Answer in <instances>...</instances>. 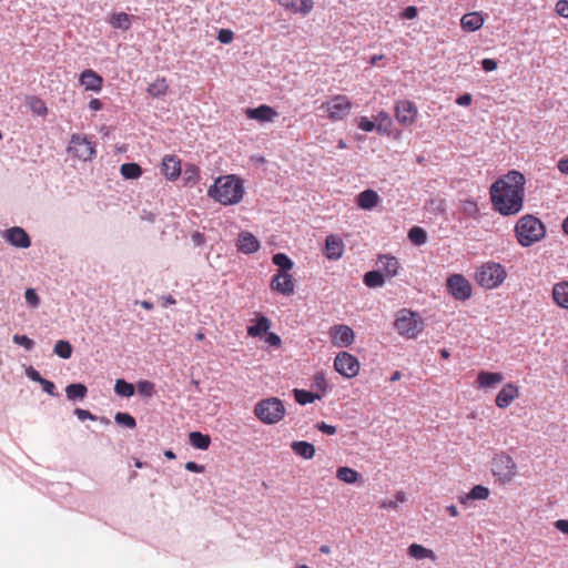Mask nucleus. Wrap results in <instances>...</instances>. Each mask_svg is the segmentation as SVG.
<instances>
[{"label":"nucleus","mask_w":568,"mask_h":568,"mask_svg":"<svg viewBox=\"0 0 568 568\" xmlns=\"http://www.w3.org/2000/svg\"><path fill=\"white\" fill-rule=\"evenodd\" d=\"M525 184V175L516 170L497 179L489 191L494 210L504 216L518 214L524 207Z\"/></svg>","instance_id":"nucleus-1"},{"label":"nucleus","mask_w":568,"mask_h":568,"mask_svg":"<svg viewBox=\"0 0 568 568\" xmlns=\"http://www.w3.org/2000/svg\"><path fill=\"white\" fill-rule=\"evenodd\" d=\"M242 179L235 174L219 176L207 190V195L222 205H234L244 196Z\"/></svg>","instance_id":"nucleus-2"},{"label":"nucleus","mask_w":568,"mask_h":568,"mask_svg":"<svg viewBox=\"0 0 568 568\" xmlns=\"http://www.w3.org/2000/svg\"><path fill=\"white\" fill-rule=\"evenodd\" d=\"M514 231L518 244L523 247H529L546 236V225L531 214L523 215L516 222Z\"/></svg>","instance_id":"nucleus-3"},{"label":"nucleus","mask_w":568,"mask_h":568,"mask_svg":"<svg viewBox=\"0 0 568 568\" xmlns=\"http://www.w3.org/2000/svg\"><path fill=\"white\" fill-rule=\"evenodd\" d=\"M320 110L328 121L333 123L342 122L349 116L353 110V102L345 94H334L320 105Z\"/></svg>","instance_id":"nucleus-4"},{"label":"nucleus","mask_w":568,"mask_h":568,"mask_svg":"<svg viewBox=\"0 0 568 568\" xmlns=\"http://www.w3.org/2000/svg\"><path fill=\"white\" fill-rule=\"evenodd\" d=\"M394 326L400 336L413 339L424 331L425 323L418 313L402 308L396 313Z\"/></svg>","instance_id":"nucleus-5"},{"label":"nucleus","mask_w":568,"mask_h":568,"mask_svg":"<svg viewBox=\"0 0 568 568\" xmlns=\"http://www.w3.org/2000/svg\"><path fill=\"white\" fill-rule=\"evenodd\" d=\"M253 413L263 424L274 425L284 418L286 409L282 399L268 397L258 400L254 406Z\"/></svg>","instance_id":"nucleus-6"},{"label":"nucleus","mask_w":568,"mask_h":568,"mask_svg":"<svg viewBox=\"0 0 568 568\" xmlns=\"http://www.w3.org/2000/svg\"><path fill=\"white\" fill-rule=\"evenodd\" d=\"M491 471L500 485H507L516 477L518 469L514 458L500 452L491 460Z\"/></svg>","instance_id":"nucleus-7"},{"label":"nucleus","mask_w":568,"mask_h":568,"mask_svg":"<svg viewBox=\"0 0 568 568\" xmlns=\"http://www.w3.org/2000/svg\"><path fill=\"white\" fill-rule=\"evenodd\" d=\"M506 276V270L501 264L488 262L481 265L477 272L476 280L481 287L493 290L501 285Z\"/></svg>","instance_id":"nucleus-8"},{"label":"nucleus","mask_w":568,"mask_h":568,"mask_svg":"<svg viewBox=\"0 0 568 568\" xmlns=\"http://www.w3.org/2000/svg\"><path fill=\"white\" fill-rule=\"evenodd\" d=\"M334 368L342 376L353 378L359 372V362L354 355L347 352H341L334 359Z\"/></svg>","instance_id":"nucleus-9"},{"label":"nucleus","mask_w":568,"mask_h":568,"mask_svg":"<svg viewBox=\"0 0 568 568\" xmlns=\"http://www.w3.org/2000/svg\"><path fill=\"white\" fill-rule=\"evenodd\" d=\"M395 119L404 126L413 125L418 116V109L409 100H399L394 106Z\"/></svg>","instance_id":"nucleus-10"},{"label":"nucleus","mask_w":568,"mask_h":568,"mask_svg":"<svg viewBox=\"0 0 568 568\" xmlns=\"http://www.w3.org/2000/svg\"><path fill=\"white\" fill-rule=\"evenodd\" d=\"M447 290L449 294L458 301H466L471 296V285L469 281L460 274H454L447 278Z\"/></svg>","instance_id":"nucleus-11"},{"label":"nucleus","mask_w":568,"mask_h":568,"mask_svg":"<svg viewBox=\"0 0 568 568\" xmlns=\"http://www.w3.org/2000/svg\"><path fill=\"white\" fill-rule=\"evenodd\" d=\"M68 151L73 154V156L83 161L91 160L95 153L93 144L85 136L80 134H73L71 136Z\"/></svg>","instance_id":"nucleus-12"},{"label":"nucleus","mask_w":568,"mask_h":568,"mask_svg":"<svg viewBox=\"0 0 568 568\" xmlns=\"http://www.w3.org/2000/svg\"><path fill=\"white\" fill-rule=\"evenodd\" d=\"M272 291L290 296L295 292V283L292 274L288 272H276L270 284Z\"/></svg>","instance_id":"nucleus-13"},{"label":"nucleus","mask_w":568,"mask_h":568,"mask_svg":"<svg viewBox=\"0 0 568 568\" xmlns=\"http://www.w3.org/2000/svg\"><path fill=\"white\" fill-rule=\"evenodd\" d=\"M332 344L337 347H348L355 339L354 331L344 324L334 325L329 329Z\"/></svg>","instance_id":"nucleus-14"},{"label":"nucleus","mask_w":568,"mask_h":568,"mask_svg":"<svg viewBox=\"0 0 568 568\" xmlns=\"http://www.w3.org/2000/svg\"><path fill=\"white\" fill-rule=\"evenodd\" d=\"M2 237L11 245L28 248L31 245L28 233L19 226H13L2 232Z\"/></svg>","instance_id":"nucleus-15"},{"label":"nucleus","mask_w":568,"mask_h":568,"mask_svg":"<svg viewBox=\"0 0 568 568\" xmlns=\"http://www.w3.org/2000/svg\"><path fill=\"white\" fill-rule=\"evenodd\" d=\"M278 6L292 13L307 16L314 9L313 0H274Z\"/></svg>","instance_id":"nucleus-16"},{"label":"nucleus","mask_w":568,"mask_h":568,"mask_svg":"<svg viewBox=\"0 0 568 568\" xmlns=\"http://www.w3.org/2000/svg\"><path fill=\"white\" fill-rule=\"evenodd\" d=\"M519 387L513 383L503 386L496 396L495 403L499 408L508 407L513 400L519 397Z\"/></svg>","instance_id":"nucleus-17"},{"label":"nucleus","mask_w":568,"mask_h":568,"mask_svg":"<svg viewBox=\"0 0 568 568\" xmlns=\"http://www.w3.org/2000/svg\"><path fill=\"white\" fill-rule=\"evenodd\" d=\"M237 250L243 254H252L260 250V241L251 232L243 231L239 234Z\"/></svg>","instance_id":"nucleus-18"},{"label":"nucleus","mask_w":568,"mask_h":568,"mask_svg":"<svg viewBox=\"0 0 568 568\" xmlns=\"http://www.w3.org/2000/svg\"><path fill=\"white\" fill-rule=\"evenodd\" d=\"M486 20V14L479 11L465 13L460 19V27L464 31L474 32L479 30Z\"/></svg>","instance_id":"nucleus-19"},{"label":"nucleus","mask_w":568,"mask_h":568,"mask_svg":"<svg viewBox=\"0 0 568 568\" xmlns=\"http://www.w3.org/2000/svg\"><path fill=\"white\" fill-rule=\"evenodd\" d=\"M80 83L88 91L100 92L103 85V78L91 69L84 70L79 77Z\"/></svg>","instance_id":"nucleus-20"},{"label":"nucleus","mask_w":568,"mask_h":568,"mask_svg":"<svg viewBox=\"0 0 568 568\" xmlns=\"http://www.w3.org/2000/svg\"><path fill=\"white\" fill-rule=\"evenodd\" d=\"M162 173L170 181H175L181 175V161L176 155H165L162 160Z\"/></svg>","instance_id":"nucleus-21"},{"label":"nucleus","mask_w":568,"mask_h":568,"mask_svg":"<svg viewBox=\"0 0 568 568\" xmlns=\"http://www.w3.org/2000/svg\"><path fill=\"white\" fill-rule=\"evenodd\" d=\"M245 114L248 119L256 120L258 122H271L278 115L272 106L266 104H262L254 109H246Z\"/></svg>","instance_id":"nucleus-22"},{"label":"nucleus","mask_w":568,"mask_h":568,"mask_svg":"<svg viewBox=\"0 0 568 568\" xmlns=\"http://www.w3.org/2000/svg\"><path fill=\"white\" fill-rule=\"evenodd\" d=\"M344 243L337 235H328L325 241L324 254L328 260L336 261L342 257Z\"/></svg>","instance_id":"nucleus-23"},{"label":"nucleus","mask_w":568,"mask_h":568,"mask_svg":"<svg viewBox=\"0 0 568 568\" xmlns=\"http://www.w3.org/2000/svg\"><path fill=\"white\" fill-rule=\"evenodd\" d=\"M504 381V375L498 372L481 371L476 378L477 387L480 389L494 388Z\"/></svg>","instance_id":"nucleus-24"},{"label":"nucleus","mask_w":568,"mask_h":568,"mask_svg":"<svg viewBox=\"0 0 568 568\" xmlns=\"http://www.w3.org/2000/svg\"><path fill=\"white\" fill-rule=\"evenodd\" d=\"M377 264L379 271L388 278L396 276L398 273L399 263L395 256L387 254L379 255Z\"/></svg>","instance_id":"nucleus-25"},{"label":"nucleus","mask_w":568,"mask_h":568,"mask_svg":"<svg viewBox=\"0 0 568 568\" xmlns=\"http://www.w3.org/2000/svg\"><path fill=\"white\" fill-rule=\"evenodd\" d=\"M551 297L560 308L568 310V281H561L552 286Z\"/></svg>","instance_id":"nucleus-26"},{"label":"nucleus","mask_w":568,"mask_h":568,"mask_svg":"<svg viewBox=\"0 0 568 568\" xmlns=\"http://www.w3.org/2000/svg\"><path fill=\"white\" fill-rule=\"evenodd\" d=\"M253 324L247 326V334L251 337H260L262 334L267 333L271 327V321L264 316L258 315L255 320L251 321Z\"/></svg>","instance_id":"nucleus-27"},{"label":"nucleus","mask_w":568,"mask_h":568,"mask_svg":"<svg viewBox=\"0 0 568 568\" xmlns=\"http://www.w3.org/2000/svg\"><path fill=\"white\" fill-rule=\"evenodd\" d=\"M357 205L363 210H372L379 203V195L374 190H365L357 195Z\"/></svg>","instance_id":"nucleus-28"},{"label":"nucleus","mask_w":568,"mask_h":568,"mask_svg":"<svg viewBox=\"0 0 568 568\" xmlns=\"http://www.w3.org/2000/svg\"><path fill=\"white\" fill-rule=\"evenodd\" d=\"M407 552L409 557L416 560L430 559L432 561H435L437 559L435 552L432 549H428L419 544L409 545Z\"/></svg>","instance_id":"nucleus-29"},{"label":"nucleus","mask_w":568,"mask_h":568,"mask_svg":"<svg viewBox=\"0 0 568 568\" xmlns=\"http://www.w3.org/2000/svg\"><path fill=\"white\" fill-rule=\"evenodd\" d=\"M291 448L297 456L305 459H312L316 452L313 444L304 440L293 442Z\"/></svg>","instance_id":"nucleus-30"},{"label":"nucleus","mask_w":568,"mask_h":568,"mask_svg":"<svg viewBox=\"0 0 568 568\" xmlns=\"http://www.w3.org/2000/svg\"><path fill=\"white\" fill-rule=\"evenodd\" d=\"M108 22L115 29L129 30L131 17L125 12H115L110 16Z\"/></svg>","instance_id":"nucleus-31"},{"label":"nucleus","mask_w":568,"mask_h":568,"mask_svg":"<svg viewBox=\"0 0 568 568\" xmlns=\"http://www.w3.org/2000/svg\"><path fill=\"white\" fill-rule=\"evenodd\" d=\"M459 211L467 219H477L479 216V207L474 200H462L459 202Z\"/></svg>","instance_id":"nucleus-32"},{"label":"nucleus","mask_w":568,"mask_h":568,"mask_svg":"<svg viewBox=\"0 0 568 568\" xmlns=\"http://www.w3.org/2000/svg\"><path fill=\"white\" fill-rule=\"evenodd\" d=\"M189 440L193 447L202 450H206L211 444V437L200 432L190 433Z\"/></svg>","instance_id":"nucleus-33"},{"label":"nucleus","mask_w":568,"mask_h":568,"mask_svg":"<svg viewBox=\"0 0 568 568\" xmlns=\"http://www.w3.org/2000/svg\"><path fill=\"white\" fill-rule=\"evenodd\" d=\"M169 90V84L165 78H158L148 87V93L153 98L165 95Z\"/></svg>","instance_id":"nucleus-34"},{"label":"nucleus","mask_w":568,"mask_h":568,"mask_svg":"<svg viewBox=\"0 0 568 568\" xmlns=\"http://www.w3.org/2000/svg\"><path fill=\"white\" fill-rule=\"evenodd\" d=\"M88 388L84 384L75 383L70 384L65 387V394L68 399H83L87 396Z\"/></svg>","instance_id":"nucleus-35"},{"label":"nucleus","mask_w":568,"mask_h":568,"mask_svg":"<svg viewBox=\"0 0 568 568\" xmlns=\"http://www.w3.org/2000/svg\"><path fill=\"white\" fill-rule=\"evenodd\" d=\"M489 496V489L483 485L474 486L470 491L465 496L460 497L459 501L465 504L468 499L485 500Z\"/></svg>","instance_id":"nucleus-36"},{"label":"nucleus","mask_w":568,"mask_h":568,"mask_svg":"<svg viewBox=\"0 0 568 568\" xmlns=\"http://www.w3.org/2000/svg\"><path fill=\"white\" fill-rule=\"evenodd\" d=\"M120 172L124 179L134 180L142 175V168L138 163H124L121 165Z\"/></svg>","instance_id":"nucleus-37"},{"label":"nucleus","mask_w":568,"mask_h":568,"mask_svg":"<svg viewBox=\"0 0 568 568\" xmlns=\"http://www.w3.org/2000/svg\"><path fill=\"white\" fill-rule=\"evenodd\" d=\"M336 477L341 481H344L346 484H355L359 478V474L356 470H354L353 468L343 466V467L337 468Z\"/></svg>","instance_id":"nucleus-38"},{"label":"nucleus","mask_w":568,"mask_h":568,"mask_svg":"<svg viewBox=\"0 0 568 568\" xmlns=\"http://www.w3.org/2000/svg\"><path fill=\"white\" fill-rule=\"evenodd\" d=\"M386 277L381 271H369L364 275V284L367 287H379L385 283Z\"/></svg>","instance_id":"nucleus-39"},{"label":"nucleus","mask_w":568,"mask_h":568,"mask_svg":"<svg viewBox=\"0 0 568 568\" xmlns=\"http://www.w3.org/2000/svg\"><path fill=\"white\" fill-rule=\"evenodd\" d=\"M377 133H388L392 126V119L386 111H379L375 116Z\"/></svg>","instance_id":"nucleus-40"},{"label":"nucleus","mask_w":568,"mask_h":568,"mask_svg":"<svg viewBox=\"0 0 568 568\" xmlns=\"http://www.w3.org/2000/svg\"><path fill=\"white\" fill-rule=\"evenodd\" d=\"M408 239L414 245H423L427 242V233L420 226H413L408 231Z\"/></svg>","instance_id":"nucleus-41"},{"label":"nucleus","mask_w":568,"mask_h":568,"mask_svg":"<svg viewBox=\"0 0 568 568\" xmlns=\"http://www.w3.org/2000/svg\"><path fill=\"white\" fill-rule=\"evenodd\" d=\"M294 397H295V400L300 405H306V404L315 402L316 399H320L322 397V395L315 394V393H312L308 390H304V389H295Z\"/></svg>","instance_id":"nucleus-42"},{"label":"nucleus","mask_w":568,"mask_h":568,"mask_svg":"<svg viewBox=\"0 0 568 568\" xmlns=\"http://www.w3.org/2000/svg\"><path fill=\"white\" fill-rule=\"evenodd\" d=\"M272 261L280 267L277 272H290L294 265L292 260L284 253L274 254Z\"/></svg>","instance_id":"nucleus-43"},{"label":"nucleus","mask_w":568,"mask_h":568,"mask_svg":"<svg viewBox=\"0 0 568 568\" xmlns=\"http://www.w3.org/2000/svg\"><path fill=\"white\" fill-rule=\"evenodd\" d=\"M114 390L120 396L131 397L134 394V386L124 379H118L114 385Z\"/></svg>","instance_id":"nucleus-44"},{"label":"nucleus","mask_w":568,"mask_h":568,"mask_svg":"<svg viewBox=\"0 0 568 568\" xmlns=\"http://www.w3.org/2000/svg\"><path fill=\"white\" fill-rule=\"evenodd\" d=\"M54 353L59 357L68 359L72 355V346L68 341H58L54 345Z\"/></svg>","instance_id":"nucleus-45"},{"label":"nucleus","mask_w":568,"mask_h":568,"mask_svg":"<svg viewBox=\"0 0 568 568\" xmlns=\"http://www.w3.org/2000/svg\"><path fill=\"white\" fill-rule=\"evenodd\" d=\"M200 179V170L197 166L190 164L184 170V180L186 184L194 185Z\"/></svg>","instance_id":"nucleus-46"},{"label":"nucleus","mask_w":568,"mask_h":568,"mask_svg":"<svg viewBox=\"0 0 568 568\" xmlns=\"http://www.w3.org/2000/svg\"><path fill=\"white\" fill-rule=\"evenodd\" d=\"M114 420L118 424L123 425L131 429L136 426L134 417L132 415H130L129 413H121V412L116 413L114 416Z\"/></svg>","instance_id":"nucleus-47"},{"label":"nucleus","mask_w":568,"mask_h":568,"mask_svg":"<svg viewBox=\"0 0 568 568\" xmlns=\"http://www.w3.org/2000/svg\"><path fill=\"white\" fill-rule=\"evenodd\" d=\"M138 392L145 397H152L155 393L154 384L150 381H140L138 383Z\"/></svg>","instance_id":"nucleus-48"},{"label":"nucleus","mask_w":568,"mask_h":568,"mask_svg":"<svg viewBox=\"0 0 568 568\" xmlns=\"http://www.w3.org/2000/svg\"><path fill=\"white\" fill-rule=\"evenodd\" d=\"M357 128L364 132H372L376 130V124L374 121L369 120L367 116H361L357 120Z\"/></svg>","instance_id":"nucleus-49"},{"label":"nucleus","mask_w":568,"mask_h":568,"mask_svg":"<svg viewBox=\"0 0 568 568\" xmlns=\"http://www.w3.org/2000/svg\"><path fill=\"white\" fill-rule=\"evenodd\" d=\"M13 342L20 346H23L26 349L30 351L34 346V342L29 338L27 335H13Z\"/></svg>","instance_id":"nucleus-50"},{"label":"nucleus","mask_w":568,"mask_h":568,"mask_svg":"<svg viewBox=\"0 0 568 568\" xmlns=\"http://www.w3.org/2000/svg\"><path fill=\"white\" fill-rule=\"evenodd\" d=\"M314 386L320 392L318 394H321L323 396V394L327 389V382H326V378L323 373H317L314 376Z\"/></svg>","instance_id":"nucleus-51"},{"label":"nucleus","mask_w":568,"mask_h":568,"mask_svg":"<svg viewBox=\"0 0 568 568\" xmlns=\"http://www.w3.org/2000/svg\"><path fill=\"white\" fill-rule=\"evenodd\" d=\"M24 298L31 307H38L40 304V298L33 288L26 290Z\"/></svg>","instance_id":"nucleus-52"},{"label":"nucleus","mask_w":568,"mask_h":568,"mask_svg":"<svg viewBox=\"0 0 568 568\" xmlns=\"http://www.w3.org/2000/svg\"><path fill=\"white\" fill-rule=\"evenodd\" d=\"M234 39V32L230 29H220L217 33V40L221 43L227 44L231 43Z\"/></svg>","instance_id":"nucleus-53"},{"label":"nucleus","mask_w":568,"mask_h":568,"mask_svg":"<svg viewBox=\"0 0 568 568\" xmlns=\"http://www.w3.org/2000/svg\"><path fill=\"white\" fill-rule=\"evenodd\" d=\"M555 11L562 18H568V0H559L555 6Z\"/></svg>","instance_id":"nucleus-54"},{"label":"nucleus","mask_w":568,"mask_h":568,"mask_svg":"<svg viewBox=\"0 0 568 568\" xmlns=\"http://www.w3.org/2000/svg\"><path fill=\"white\" fill-rule=\"evenodd\" d=\"M31 108L33 112H36L39 115H45L48 113V108L40 99H36L31 104Z\"/></svg>","instance_id":"nucleus-55"},{"label":"nucleus","mask_w":568,"mask_h":568,"mask_svg":"<svg viewBox=\"0 0 568 568\" xmlns=\"http://www.w3.org/2000/svg\"><path fill=\"white\" fill-rule=\"evenodd\" d=\"M418 14V10L415 6H409V7H406L402 13H400V17L403 19H407V20H413L417 17Z\"/></svg>","instance_id":"nucleus-56"},{"label":"nucleus","mask_w":568,"mask_h":568,"mask_svg":"<svg viewBox=\"0 0 568 568\" xmlns=\"http://www.w3.org/2000/svg\"><path fill=\"white\" fill-rule=\"evenodd\" d=\"M315 427H316L320 432H322V433H324V434H327V435H334V434H336V427H335V426H333V425H328V424H326L325 422H320V423H317V424L315 425Z\"/></svg>","instance_id":"nucleus-57"},{"label":"nucleus","mask_w":568,"mask_h":568,"mask_svg":"<svg viewBox=\"0 0 568 568\" xmlns=\"http://www.w3.org/2000/svg\"><path fill=\"white\" fill-rule=\"evenodd\" d=\"M43 390L45 393H48L49 395L51 396H57L58 394L55 393V385L54 383H52L51 381H48L45 378H42V381L40 382Z\"/></svg>","instance_id":"nucleus-58"},{"label":"nucleus","mask_w":568,"mask_h":568,"mask_svg":"<svg viewBox=\"0 0 568 568\" xmlns=\"http://www.w3.org/2000/svg\"><path fill=\"white\" fill-rule=\"evenodd\" d=\"M265 342L271 346L278 347L282 343L281 337L276 333H267Z\"/></svg>","instance_id":"nucleus-59"},{"label":"nucleus","mask_w":568,"mask_h":568,"mask_svg":"<svg viewBox=\"0 0 568 568\" xmlns=\"http://www.w3.org/2000/svg\"><path fill=\"white\" fill-rule=\"evenodd\" d=\"M74 414L77 415V417L80 420H85V419L95 420L97 419V417L93 414H91L89 410H85V409L77 408L74 410Z\"/></svg>","instance_id":"nucleus-60"},{"label":"nucleus","mask_w":568,"mask_h":568,"mask_svg":"<svg viewBox=\"0 0 568 568\" xmlns=\"http://www.w3.org/2000/svg\"><path fill=\"white\" fill-rule=\"evenodd\" d=\"M481 67L486 72H491L497 69L498 64L494 59L487 58L481 61Z\"/></svg>","instance_id":"nucleus-61"},{"label":"nucleus","mask_w":568,"mask_h":568,"mask_svg":"<svg viewBox=\"0 0 568 568\" xmlns=\"http://www.w3.org/2000/svg\"><path fill=\"white\" fill-rule=\"evenodd\" d=\"M27 376L32 379L33 382H37L40 384V382L42 381V376L40 375V373L38 371H36L33 367H29L27 369Z\"/></svg>","instance_id":"nucleus-62"},{"label":"nucleus","mask_w":568,"mask_h":568,"mask_svg":"<svg viewBox=\"0 0 568 568\" xmlns=\"http://www.w3.org/2000/svg\"><path fill=\"white\" fill-rule=\"evenodd\" d=\"M471 95L469 93H465L457 98L456 103L462 106H468L471 103Z\"/></svg>","instance_id":"nucleus-63"},{"label":"nucleus","mask_w":568,"mask_h":568,"mask_svg":"<svg viewBox=\"0 0 568 568\" xmlns=\"http://www.w3.org/2000/svg\"><path fill=\"white\" fill-rule=\"evenodd\" d=\"M555 527L560 530L562 534L568 535V520L559 519L555 523Z\"/></svg>","instance_id":"nucleus-64"}]
</instances>
